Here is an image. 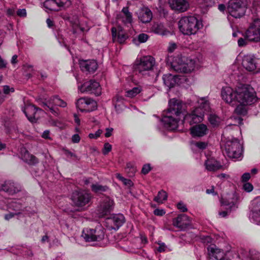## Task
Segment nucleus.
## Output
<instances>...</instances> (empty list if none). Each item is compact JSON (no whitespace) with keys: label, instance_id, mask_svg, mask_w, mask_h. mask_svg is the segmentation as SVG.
<instances>
[{"label":"nucleus","instance_id":"f257e3e1","mask_svg":"<svg viewBox=\"0 0 260 260\" xmlns=\"http://www.w3.org/2000/svg\"><path fill=\"white\" fill-rule=\"evenodd\" d=\"M169 108L164 112L161 121L164 127L169 131H174L178 127L181 114L184 115L186 106L182 102L175 99L169 101Z\"/></svg>","mask_w":260,"mask_h":260},{"label":"nucleus","instance_id":"f03ea898","mask_svg":"<svg viewBox=\"0 0 260 260\" xmlns=\"http://www.w3.org/2000/svg\"><path fill=\"white\" fill-rule=\"evenodd\" d=\"M178 24L180 31L188 36L196 34L203 26L202 22L192 16L182 17Z\"/></svg>","mask_w":260,"mask_h":260},{"label":"nucleus","instance_id":"7ed1b4c3","mask_svg":"<svg viewBox=\"0 0 260 260\" xmlns=\"http://www.w3.org/2000/svg\"><path fill=\"white\" fill-rule=\"evenodd\" d=\"M257 101L256 92L249 85H241L237 87V105H251Z\"/></svg>","mask_w":260,"mask_h":260},{"label":"nucleus","instance_id":"20e7f679","mask_svg":"<svg viewBox=\"0 0 260 260\" xmlns=\"http://www.w3.org/2000/svg\"><path fill=\"white\" fill-rule=\"evenodd\" d=\"M210 109L209 102L202 99L200 102V106L196 108L190 113L185 115L184 119L190 125L200 123L203 120L205 113L209 112Z\"/></svg>","mask_w":260,"mask_h":260},{"label":"nucleus","instance_id":"39448f33","mask_svg":"<svg viewBox=\"0 0 260 260\" xmlns=\"http://www.w3.org/2000/svg\"><path fill=\"white\" fill-rule=\"evenodd\" d=\"M224 147L226 154L230 158H238L242 154V146L236 138L226 141Z\"/></svg>","mask_w":260,"mask_h":260},{"label":"nucleus","instance_id":"423d86ee","mask_svg":"<svg viewBox=\"0 0 260 260\" xmlns=\"http://www.w3.org/2000/svg\"><path fill=\"white\" fill-rule=\"evenodd\" d=\"M227 12L229 15L238 19L245 15L246 8L241 0H231L227 6Z\"/></svg>","mask_w":260,"mask_h":260},{"label":"nucleus","instance_id":"0eeeda50","mask_svg":"<svg viewBox=\"0 0 260 260\" xmlns=\"http://www.w3.org/2000/svg\"><path fill=\"white\" fill-rule=\"evenodd\" d=\"M66 106L67 103L60 99L58 96H52L49 99L43 102L42 105L45 111H50L55 116H57L59 114L58 109L56 106L65 107Z\"/></svg>","mask_w":260,"mask_h":260},{"label":"nucleus","instance_id":"6e6552de","mask_svg":"<svg viewBox=\"0 0 260 260\" xmlns=\"http://www.w3.org/2000/svg\"><path fill=\"white\" fill-rule=\"evenodd\" d=\"M105 236L104 229H83L81 237L86 242L99 241Z\"/></svg>","mask_w":260,"mask_h":260},{"label":"nucleus","instance_id":"1a4fd4ad","mask_svg":"<svg viewBox=\"0 0 260 260\" xmlns=\"http://www.w3.org/2000/svg\"><path fill=\"white\" fill-rule=\"evenodd\" d=\"M245 38L250 42L260 41V20L255 19L245 32Z\"/></svg>","mask_w":260,"mask_h":260},{"label":"nucleus","instance_id":"9d476101","mask_svg":"<svg viewBox=\"0 0 260 260\" xmlns=\"http://www.w3.org/2000/svg\"><path fill=\"white\" fill-rule=\"evenodd\" d=\"M22 110L31 122H36L40 118V114L43 112L41 109L29 103H24V107L22 108Z\"/></svg>","mask_w":260,"mask_h":260},{"label":"nucleus","instance_id":"9b49d317","mask_svg":"<svg viewBox=\"0 0 260 260\" xmlns=\"http://www.w3.org/2000/svg\"><path fill=\"white\" fill-rule=\"evenodd\" d=\"M91 199L90 194L83 190H75L72 195L71 199L77 206L83 207L88 204Z\"/></svg>","mask_w":260,"mask_h":260},{"label":"nucleus","instance_id":"f8f14e48","mask_svg":"<svg viewBox=\"0 0 260 260\" xmlns=\"http://www.w3.org/2000/svg\"><path fill=\"white\" fill-rule=\"evenodd\" d=\"M154 65V59L150 56H144L141 58L140 61L134 66V69L136 72L144 74V72L152 69Z\"/></svg>","mask_w":260,"mask_h":260},{"label":"nucleus","instance_id":"ddd939ff","mask_svg":"<svg viewBox=\"0 0 260 260\" xmlns=\"http://www.w3.org/2000/svg\"><path fill=\"white\" fill-rule=\"evenodd\" d=\"M78 89L82 93H93L96 96H99L101 93L99 83L92 80L85 82L81 86H78Z\"/></svg>","mask_w":260,"mask_h":260},{"label":"nucleus","instance_id":"4468645a","mask_svg":"<svg viewBox=\"0 0 260 260\" xmlns=\"http://www.w3.org/2000/svg\"><path fill=\"white\" fill-rule=\"evenodd\" d=\"M174 70L180 73H187L194 70L195 62L192 59H188L185 57L181 58V62L178 64L173 63L172 65Z\"/></svg>","mask_w":260,"mask_h":260},{"label":"nucleus","instance_id":"2eb2a0df","mask_svg":"<svg viewBox=\"0 0 260 260\" xmlns=\"http://www.w3.org/2000/svg\"><path fill=\"white\" fill-rule=\"evenodd\" d=\"M76 107L81 112H90L96 109V103L90 98H82L76 102Z\"/></svg>","mask_w":260,"mask_h":260},{"label":"nucleus","instance_id":"dca6fc26","mask_svg":"<svg viewBox=\"0 0 260 260\" xmlns=\"http://www.w3.org/2000/svg\"><path fill=\"white\" fill-rule=\"evenodd\" d=\"M249 219L255 224L260 225V198H256L252 201L250 207Z\"/></svg>","mask_w":260,"mask_h":260},{"label":"nucleus","instance_id":"f3484780","mask_svg":"<svg viewBox=\"0 0 260 260\" xmlns=\"http://www.w3.org/2000/svg\"><path fill=\"white\" fill-rule=\"evenodd\" d=\"M221 96L226 103L233 106L237 105V88L234 90L230 87H223L221 90Z\"/></svg>","mask_w":260,"mask_h":260},{"label":"nucleus","instance_id":"a211bd4d","mask_svg":"<svg viewBox=\"0 0 260 260\" xmlns=\"http://www.w3.org/2000/svg\"><path fill=\"white\" fill-rule=\"evenodd\" d=\"M114 201L109 198H106L98 207V213L99 217H104L109 214L113 209Z\"/></svg>","mask_w":260,"mask_h":260},{"label":"nucleus","instance_id":"6ab92c4d","mask_svg":"<svg viewBox=\"0 0 260 260\" xmlns=\"http://www.w3.org/2000/svg\"><path fill=\"white\" fill-rule=\"evenodd\" d=\"M173 223L177 228H186L191 225V219L186 214H180L173 219Z\"/></svg>","mask_w":260,"mask_h":260},{"label":"nucleus","instance_id":"aec40b11","mask_svg":"<svg viewBox=\"0 0 260 260\" xmlns=\"http://www.w3.org/2000/svg\"><path fill=\"white\" fill-rule=\"evenodd\" d=\"M80 67L84 72L94 73L98 68V63L95 60H83L80 61Z\"/></svg>","mask_w":260,"mask_h":260},{"label":"nucleus","instance_id":"412c9836","mask_svg":"<svg viewBox=\"0 0 260 260\" xmlns=\"http://www.w3.org/2000/svg\"><path fill=\"white\" fill-rule=\"evenodd\" d=\"M239 256L242 260H260V253L254 249H241Z\"/></svg>","mask_w":260,"mask_h":260},{"label":"nucleus","instance_id":"4be33fe9","mask_svg":"<svg viewBox=\"0 0 260 260\" xmlns=\"http://www.w3.org/2000/svg\"><path fill=\"white\" fill-rule=\"evenodd\" d=\"M257 59L252 55H245L242 60V66L246 70L253 71L256 68Z\"/></svg>","mask_w":260,"mask_h":260},{"label":"nucleus","instance_id":"5701e85b","mask_svg":"<svg viewBox=\"0 0 260 260\" xmlns=\"http://www.w3.org/2000/svg\"><path fill=\"white\" fill-rule=\"evenodd\" d=\"M238 200V197L236 193H232L228 198H222L221 200V206L229 209L231 211L236 207V204Z\"/></svg>","mask_w":260,"mask_h":260},{"label":"nucleus","instance_id":"b1692460","mask_svg":"<svg viewBox=\"0 0 260 260\" xmlns=\"http://www.w3.org/2000/svg\"><path fill=\"white\" fill-rule=\"evenodd\" d=\"M116 19L118 22L125 24L131 23L132 21V14L129 11L128 7H123L121 12L117 14Z\"/></svg>","mask_w":260,"mask_h":260},{"label":"nucleus","instance_id":"393cba45","mask_svg":"<svg viewBox=\"0 0 260 260\" xmlns=\"http://www.w3.org/2000/svg\"><path fill=\"white\" fill-rule=\"evenodd\" d=\"M211 258L215 260H221L224 258V251L218 248L215 245H210L207 248Z\"/></svg>","mask_w":260,"mask_h":260},{"label":"nucleus","instance_id":"a878e982","mask_svg":"<svg viewBox=\"0 0 260 260\" xmlns=\"http://www.w3.org/2000/svg\"><path fill=\"white\" fill-rule=\"evenodd\" d=\"M179 75H173L171 74L164 75L162 80L164 84L169 88L173 87L176 84H180L181 82Z\"/></svg>","mask_w":260,"mask_h":260},{"label":"nucleus","instance_id":"bb28decb","mask_svg":"<svg viewBox=\"0 0 260 260\" xmlns=\"http://www.w3.org/2000/svg\"><path fill=\"white\" fill-rule=\"evenodd\" d=\"M2 190L9 195H13L20 190V187L12 181H7L2 185Z\"/></svg>","mask_w":260,"mask_h":260},{"label":"nucleus","instance_id":"cd10ccee","mask_svg":"<svg viewBox=\"0 0 260 260\" xmlns=\"http://www.w3.org/2000/svg\"><path fill=\"white\" fill-rule=\"evenodd\" d=\"M168 2L172 9L180 12L186 11L189 6L186 0H169Z\"/></svg>","mask_w":260,"mask_h":260},{"label":"nucleus","instance_id":"c85d7f7f","mask_svg":"<svg viewBox=\"0 0 260 260\" xmlns=\"http://www.w3.org/2000/svg\"><path fill=\"white\" fill-rule=\"evenodd\" d=\"M208 131L207 126L204 124H197L190 128L193 137H202L207 134Z\"/></svg>","mask_w":260,"mask_h":260},{"label":"nucleus","instance_id":"c756f323","mask_svg":"<svg viewBox=\"0 0 260 260\" xmlns=\"http://www.w3.org/2000/svg\"><path fill=\"white\" fill-rule=\"evenodd\" d=\"M206 169L209 171H216L221 168L220 163L213 157H209L205 162Z\"/></svg>","mask_w":260,"mask_h":260},{"label":"nucleus","instance_id":"7c9ffc66","mask_svg":"<svg viewBox=\"0 0 260 260\" xmlns=\"http://www.w3.org/2000/svg\"><path fill=\"white\" fill-rule=\"evenodd\" d=\"M21 158L26 162L30 165H35L38 162L37 158L34 155L30 154L25 148L21 149Z\"/></svg>","mask_w":260,"mask_h":260},{"label":"nucleus","instance_id":"2f4dec72","mask_svg":"<svg viewBox=\"0 0 260 260\" xmlns=\"http://www.w3.org/2000/svg\"><path fill=\"white\" fill-rule=\"evenodd\" d=\"M138 18L142 22L148 23L152 19V12L148 8H144L140 10Z\"/></svg>","mask_w":260,"mask_h":260},{"label":"nucleus","instance_id":"473e14b6","mask_svg":"<svg viewBox=\"0 0 260 260\" xmlns=\"http://www.w3.org/2000/svg\"><path fill=\"white\" fill-rule=\"evenodd\" d=\"M151 31L155 34L165 36L167 35L169 31L165 27L164 24L160 22H155L151 27Z\"/></svg>","mask_w":260,"mask_h":260},{"label":"nucleus","instance_id":"72a5a7b5","mask_svg":"<svg viewBox=\"0 0 260 260\" xmlns=\"http://www.w3.org/2000/svg\"><path fill=\"white\" fill-rule=\"evenodd\" d=\"M108 220L112 221L117 228L121 226L125 221L124 216L121 214L115 215L112 218H108Z\"/></svg>","mask_w":260,"mask_h":260},{"label":"nucleus","instance_id":"f704fd0d","mask_svg":"<svg viewBox=\"0 0 260 260\" xmlns=\"http://www.w3.org/2000/svg\"><path fill=\"white\" fill-rule=\"evenodd\" d=\"M44 8L50 11H58L59 9L54 0H46L44 2Z\"/></svg>","mask_w":260,"mask_h":260},{"label":"nucleus","instance_id":"c9c22d12","mask_svg":"<svg viewBox=\"0 0 260 260\" xmlns=\"http://www.w3.org/2000/svg\"><path fill=\"white\" fill-rule=\"evenodd\" d=\"M168 198L167 193L164 190L158 191L157 195L154 197V201L158 204H162Z\"/></svg>","mask_w":260,"mask_h":260},{"label":"nucleus","instance_id":"e433bc0d","mask_svg":"<svg viewBox=\"0 0 260 260\" xmlns=\"http://www.w3.org/2000/svg\"><path fill=\"white\" fill-rule=\"evenodd\" d=\"M8 208L10 209L18 211V213L22 210V205L19 201H12L8 204Z\"/></svg>","mask_w":260,"mask_h":260},{"label":"nucleus","instance_id":"4c0bfd02","mask_svg":"<svg viewBox=\"0 0 260 260\" xmlns=\"http://www.w3.org/2000/svg\"><path fill=\"white\" fill-rule=\"evenodd\" d=\"M92 191L95 193H102L108 189L107 186H103L99 184H92L91 186Z\"/></svg>","mask_w":260,"mask_h":260},{"label":"nucleus","instance_id":"58836bf2","mask_svg":"<svg viewBox=\"0 0 260 260\" xmlns=\"http://www.w3.org/2000/svg\"><path fill=\"white\" fill-rule=\"evenodd\" d=\"M208 118L210 124L213 127L217 126L221 121V119L220 117L214 114H210Z\"/></svg>","mask_w":260,"mask_h":260},{"label":"nucleus","instance_id":"ea45409f","mask_svg":"<svg viewBox=\"0 0 260 260\" xmlns=\"http://www.w3.org/2000/svg\"><path fill=\"white\" fill-rule=\"evenodd\" d=\"M58 8L67 9L71 7L72 2L70 0H54Z\"/></svg>","mask_w":260,"mask_h":260},{"label":"nucleus","instance_id":"a19ab883","mask_svg":"<svg viewBox=\"0 0 260 260\" xmlns=\"http://www.w3.org/2000/svg\"><path fill=\"white\" fill-rule=\"evenodd\" d=\"M141 91L142 88L140 86L135 87L132 89L127 90L126 92L125 96L132 98L136 96L138 94L140 93Z\"/></svg>","mask_w":260,"mask_h":260},{"label":"nucleus","instance_id":"79ce46f5","mask_svg":"<svg viewBox=\"0 0 260 260\" xmlns=\"http://www.w3.org/2000/svg\"><path fill=\"white\" fill-rule=\"evenodd\" d=\"M237 107L235 109V112L238 115H245L246 113V109L245 108L246 105H241L238 104Z\"/></svg>","mask_w":260,"mask_h":260},{"label":"nucleus","instance_id":"37998d69","mask_svg":"<svg viewBox=\"0 0 260 260\" xmlns=\"http://www.w3.org/2000/svg\"><path fill=\"white\" fill-rule=\"evenodd\" d=\"M125 170L127 173H130V175H133L136 172V168L131 162H128L126 164Z\"/></svg>","mask_w":260,"mask_h":260},{"label":"nucleus","instance_id":"c03bdc74","mask_svg":"<svg viewBox=\"0 0 260 260\" xmlns=\"http://www.w3.org/2000/svg\"><path fill=\"white\" fill-rule=\"evenodd\" d=\"M118 41L120 43H123L127 39V36L122 31H119L117 35Z\"/></svg>","mask_w":260,"mask_h":260},{"label":"nucleus","instance_id":"a18cd8bd","mask_svg":"<svg viewBox=\"0 0 260 260\" xmlns=\"http://www.w3.org/2000/svg\"><path fill=\"white\" fill-rule=\"evenodd\" d=\"M177 207L181 212H185L187 211L186 205L181 201L177 204Z\"/></svg>","mask_w":260,"mask_h":260},{"label":"nucleus","instance_id":"49530a36","mask_svg":"<svg viewBox=\"0 0 260 260\" xmlns=\"http://www.w3.org/2000/svg\"><path fill=\"white\" fill-rule=\"evenodd\" d=\"M243 188L245 191L249 192L253 190V187L251 183L246 182L243 184Z\"/></svg>","mask_w":260,"mask_h":260},{"label":"nucleus","instance_id":"de8ad7c7","mask_svg":"<svg viewBox=\"0 0 260 260\" xmlns=\"http://www.w3.org/2000/svg\"><path fill=\"white\" fill-rule=\"evenodd\" d=\"M112 149V146L109 143H106L104 144V149L103 150V153L105 155L108 154Z\"/></svg>","mask_w":260,"mask_h":260},{"label":"nucleus","instance_id":"09e8293b","mask_svg":"<svg viewBox=\"0 0 260 260\" xmlns=\"http://www.w3.org/2000/svg\"><path fill=\"white\" fill-rule=\"evenodd\" d=\"M102 133V131L101 129H98L94 134L90 133L88 135V137L90 139H97L98 138Z\"/></svg>","mask_w":260,"mask_h":260},{"label":"nucleus","instance_id":"8fccbe9b","mask_svg":"<svg viewBox=\"0 0 260 260\" xmlns=\"http://www.w3.org/2000/svg\"><path fill=\"white\" fill-rule=\"evenodd\" d=\"M138 39L140 43H144L147 41L148 36L146 34H141L138 36Z\"/></svg>","mask_w":260,"mask_h":260},{"label":"nucleus","instance_id":"3c124183","mask_svg":"<svg viewBox=\"0 0 260 260\" xmlns=\"http://www.w3.org/2000/svg\"><path fill=\"white\" fill-rule=\"evenodd\" d=\"M157 243L159 245L157 249V250L159 252H164L166 249V244L161 242V241H158Z\"/></svg>","mask_w":260,"mask_h":260},{"label":"nucleus","instance_id":"603ef678","mask_svg":"<svg viewBox=\"0 0 260 260\" xmlns=\"http://www.w3.org/2000/svg\"><path fill=\"white\" fill-rule=\"evenodd\" d=\"M195 146L200 149H205L207 145V144L204 142H197L194 143Z\"/></svg>","mask_w":260,"mask_h":260},{"label":"nucleus","instance_id":"864d4df0","mask_svg":"<svg viewBox=\"0 0 260 260\" xmlns=\"http://www.w3.org/2000/svg\"><path fill=\"white\" fill-rule=\"evenodd\" d=\"M151 170V167L149 164H146L143 166L141 172L143 174H147Z\"/></svg>","mask_w":260,"mask_h":260},{"label":"nucleus","instance_id":"5fc2aeb1","mask_svg":"<svg viewBox=\"0 0 260 260\" xmlns=\"http://www.w3.org/2000/svg\"><path fill=\"white\" fill-rule=\"evenodd\" d=\"M3 91L5 94H8L10 92H13L14 91V89L12 87L10 88L9 86L5 85L3 87Z\"/></svg>","mask_w":260,"mask_h":260},{"label":"nucleus","instance_id":"6e6d98bb","mask_svg":"<svg viewBox=\"0 0 260 260\" xmlns=\"http://www.w3.org/2000/svg\"><path fill=\"white\" fill-rule=\"evenodd\" d=\"M201 239L204 243H210L212 242V238L209 236H203Z\"/></svg>","mask_w":260,"mask_h":260},{"label":"nucleus","instance_id":"4d7b16f0","mask_svg":"<svg viewBox=\"0 0 260 260\" xmlns=\"http://www.w3.org/2000/svg\"><path fill=\"white\" fill-rule=\"evenodd\" d=\"M17 14L20 17H25L26 16V10L25 9H19L17 11Z\"/></svg>","mask_w":260,"mask_h":260},{"label":"nucleus","instance_id":"13d9d810","mask_svg":"<svg viewBox=\"0 0 260 260\" xmlns=\"http://www.w3.org/2000/svg\"><path fill=\"white\" fill-rule=\"evenodd\" d=\"M165 213V211L164 209H156L154 211V214L157 216H162Z\"/></svg>","mask_w":260,"mask_h":260},{"label":"nucleus","instance_id":"bf43d9fd","mask_svg":"<svg viewBox=\"0 0 260 260\" xmlns=\"http://www.w3.org/2000/svg\"><path fill=\"white\" fill-rule=\"evenodd\" d=\"M250 178V175L249 173H245L242 176V180L243 182L247 181Z\"/></svg>","mask_w":260,"mask_h":260},{"label":"nucleus","instance_id":"052dcab7","mask_svg":"<svg viewBox=\"0 0 260 260\" xmlns=\"http://www.w3.org/2000/svg\"><path fill=\"white\" fill-rule=\"evenodd\" d=\"M113 131V128H107L106 129V133L105 134V136L106 138L110 137L112 134Z\"/></svg>","mask_w":260,"mask_h":260},{"label":"nucleus","instance_id":"680f3d73","mask_svg":"<svg viewBox=\"0 0 260 260\" xmlns=\"http://www.w3.org/2000/svg\"><path fill=\"white\" fill-rule=\"evenodd\" d=\"M80 140V137L78 134H74L72 137V141L73 143H78Z\"/></svg>","mask_w":260,"mask_h":260},{"label":"nucleus","instance_id":"e2e57ef3","mask_svg":"<svg viewBox=\"0 0 260 260\" xmlns=\"http://www.w3.org/2000/svg\"><path fill=\"white\" fill-rule=\"evenodd\" d=\"M226 209V210H225V211L219 212V215L220 217H225L228 215V214L231 212L230 209Z\"/></svg>","mask_w":260,"mask_h":260},{"label":"nucleus","instance_id":"0e129e2a","mask_svg":"<svg viewBox=\"0 0 260 260\" xmlns=\"http://www.w3.org/2000/svg\"><path fill=\"white\" fill-rule=\"evenodd\" d=\"M49 135L50 132L48 130H46L43 133L42 137L46 139H50V138L49 137Z\"/></svg>","mask_w":260,"mask_h":260},{"label":"nucleus","instance_id":"69168bd1","mask_svg":"<svg viewBox=\"0 0 260 260\" xmlns=\"http://www.w3.org/2000/svg\"><path fill=\"white\" fill-rule=\"evenodd\" d=\"M140 239L142 243L145 244L148 243V240L146 236L145 235L141 234L140 235Z\"/></svg>","mask_w":260,"mask_h":260},{"label":"nucleus","instance_id":"338daca9","mask_svg":"<svg viewBox=\"0 0 260 260\" xmlns=\"http://www.w3.org/2000/svg\"><path fill=\"white\" fill-rule=\"evenodd\" d=\"M238 44L239 46L243 47L246 45V43L245 40L243 38H241L238 40Z\"/></svg>","mask_w":260,"mask_h":260},{"label":"nucleus","instance_id":"774afa93","mask_svg":"<svg viewBox=\"0 0 260 260\" xmlns=\"http://www.w3.org/2000/svg\"><path fill=\"white\" fill-rule=\"evenodd\" d=\"M17 214V213H9L8 214H6L5 215V219L7 220H9L10 219L12 218L15 215Z\"/></svg>","mask_w":260,"mask_h":260}]
</instances>
